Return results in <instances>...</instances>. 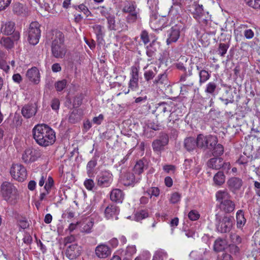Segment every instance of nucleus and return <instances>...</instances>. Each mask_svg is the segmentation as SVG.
<instances>
[{
	"label": "nucleus",
	"mask_w": 260,
	"mask_h": 260,
	"mask_svg": "<svg viewBox=\"0 0 260 260\" xmlns=\"http://www.w3.org/2000/svg\"><path fill=\"white\" fill-rule=\"evenodd\" d=\"M143 69L144 79L147 82L152 80L158 73L157 67L154 66H149V64H147Z\"/></svg>",
	"instance_id": "obj_23"
},
{
	"label": "nucleus",
	"mask_w": 260,
	"mask_h": 260,
	"mask_svg": "<svg viewBox=\"0 0 260 260\" xmlns=\"http://www.w3.org/2000/svg\"><path fill=\"white\" fill-rule=\"evenodd\" d=\"M162 169L167 173H169L170 172H174L176 170V167L173 165H165L163 166Z\"/></svg>",
	"instance_id": "obj_63"
},
{
	"label": "nucleus",
	"mask_w": 260,
	"mask_h": 260,
	"mask_svg": "<svg viewBox=\"0 0 260 260\" xmlns=\"http://www.w3.org/2000/svg\"><path fill=\"white\" fill-rule=\"evenodd\" d=\"M140 39L145 45L151 41L149 46L152 47L156 42L157 38L154 34H149L147 31L143 30L141 32Z\"/></svg>",
	"instance_id": "obj_21"
},
{
	"label": "nucleus",
	"mask_w": 260,
	"mask_h": 260,
	"mask_svg": "<svg viewBox=\"0 0 260 260\" xmlns=\"http://www.w3.org/2000/svg\"><path fill=\"white\" fill-rule=\"evenodd\" d=\"M94 222L92 220H86L81 225V232L90 233L92 231Z\"/></svg>",
	"instance_id": "obj_38"
},
{
	"label": "nucleus",
	"mask_w": 260,
	"mask_h": 260,
	"mask_svg": "<svg viewBox=\"0 0 260 260\" xmlns=\"http://www.w3.org/2000/svg\"><path fill=\"white\" fill-rule=\"evenodd\" d=\"M95 181L99 187H108L113 181V175L109 170L102 171L96 176Z\"/></svg>",
	"instance_id": "obj_10"
},
{
	"label": "nucleus",
	"mask_w": 260,
	"mask_h": 260,
	"mask_svg": "<svg viewBox=\"0 0 260 260\" xmlns=\"http://www.w3.org/2000/svg\"><path fill=\"white\" fill-rule=\"evenodd\" d=\"M119 213V207L114 204H109L105 209V216L107 219L113 218Z\"/></svg>",
	"instance_id": "obj_25"
},
{
	"label": "nucleus",
	"mask_w": 260,
	"mask_h": 260,
	"mask_svg": "<svg viewBox=\"0 0 260 260\" xmlns=\"http://www.w3.org/2000/svg\"><path fill=\"white\" fill-rule=\"evenodd\" d=\"M223 158L219 157H214L209 159L207 162L208 168L214 170H219L221 168Z\"/></svg>",
	"instance_id": "obj_27"
},
{
	"label": "nucleus",
	"mask_w": 260,
	"mask_h": 260,
	"mask_svg": "<svg viewBox=\"0 0 260 260\" xmlns=\"http://www.w3.org/2000/svg\"><path fill=\"white\" fill-rule=\"evenodd\" d=\"M181 197V196L179 193L177 192H173L171 194L170 202L172 204H176L180 201Z\"/></svg>",
	"instance_id": "obj_56"
},
{
	"label": "nucleus",
	"mask_w": 260,
	"mask_h": 260,
	"mask_svg": "<svg viewBox=\"0 0 260 260\" xmlns=\"http://www.w3.org/2000/svg\"><path fill=\"white\" fill-rule=\"evenodd\" d=\"M10 174L15 180L19 182L24 181L27 177L26 168L20 164H13L10 169Z\"/></svg>",
	"instance_id": "obj_12"
},
{
	"label": "nucleus",
	"mask_w": 260,
	"mask_h": 260,
	"mask_svg": "<svg viewBox=\"0 0 260 260\" xmlns=\"http://www.w3.org/2000/svg\"><path fill=\"white\" fill-rule=\"evenodd\" d=\"M42 155V152L38 148H27L22 154V160L25 164H29L37 161Z\"/></svg>",
	"instance_id": "obj_11"
},
{
	"label": "nucleus",
	"mask_w": 260,
	"mask_h": 260,
	"mask_svg": "<svg viewBox=\"0 0 260 260\" xmlns=\"http://www.w3.org/2000/svg\"><path fill=\"white\" fill-rule=\"evenodd\" d=\"M72 7L77 12L82 13L86 17L91 16V12L90 11L85 0L84 2L77 1L75 4H73Z\"/></svg>",
	"instance_id": "obj_16"
},
{
	"label": "nucleus",
	"mask_w": 260,
	"mask_h": 260,
	"mask_svg": "<svg viewBox=\"0 0 260 260\" xmlns=\"http://www.w3.org/2000/svg\"><path fill=\"white\" fill-rule=\"evenodd\" d=\"M204 28L205 30H207L208 29V25L209 23H211V21L207 17H204V16L201 17L199 20H196Z\"/></svg>",
	"instance_id": "obj_50"
},
{
	"label": "nucleus",
	"mask_w": 260,
	"mask_h": 260,
	"mask_svg": "<svg viewBox=\"0 0 260 260\" xmlns=\"http://www.w3.org/2000/svg\"><path fill=\"white\" fill-rule=\"evenodd\" d=\"M233 217L224 216L219 220L217 225V230L221 233L229 232L233 226Z\"/></svg>",
	"instance_id": "obj_13"
},
{
	"label": "nucleus",
	"mask_w": 260,
	"mask_h": 260,
	"mask_svg": "<svg viewBox=\"0 0 260 260\" xmlns=\"http://www.w3.org/2000/svg\"><path fill=\"white\" fill-rule=\"evenodd\" d=\"M199 84L200 85L206 83L211 77V73L208 71L204 69L199 72Z\"/></svg>",
	"instance_id": "obj_35"
},
{
	"label": "nucleus",
	"mask_w": 260,
	"mask_h": 260,
	"mask_svg": "<svg viewBox=\"0 0 260 260\" xmlns=\"http://www.w3.org/2000/svg\"><path fill=\"white\" fill-rule=\"evenodd\" d=\"M243 183L242 179L237 177H231L227 181L229 189L234 193L241 189Z\"/></svg>",
	"instance_id": "obj_17"
},
{
	"label": "nucleus",
	"mask_w": 260,
	"mask_h": 260,
	"mask_svg": "<svg viewBox=\"0 0 260 260\" xmlns=\"http://www.w3.org/2000/svg\"><path fill=\"white\" fill-rule=\"evenodd\" d=\"M212 154L215 157H219L221 156L224 152L223 146L220 144H216L214 145L212 149Z\"/></svg>",
	"instance_id": "obj_42"
},
{
	"label": "nucleus",
	"mask_w": 260,
	"mask_h": 260,
	"mask_svg": "<svg viewBox=\"0 0 260 260\" xmlns=\"http://www.w3.org/2000/svg\"><path fill=\"white\" fill-rule=\"evenodd\" d=\"M59 106L60 101L58 99L55 98L51 101V107L53 110H58Z\"/></svg>",
	"instance_id": "obj_62"
},
{
	"label": "nucleus",
	"mask_w": 260,
	"mask_h": 260,
	"mask_svg": "<svg viewBox=\"0 0 260 260\" xmlns=\"http://www.w3.org/2000/svg\"><path fill=\"white\" fill-rule=\"evenodd\" d=\"M93 29L96 36L97 39L98 40L100 39H102L105 35L103 31L104 26L101 25L96 24L93 26Z\"/></svg>",
	"instance_id": "obj_44"
},
{
	"label": "nucleus",
	"mask_w": 260,
	"mask_h": 260,
	"mask_svg": "<svg viewBox=\"0 0 260 260\" xmlns=\"http://www.w3.org/2000/svg\"><path fill=\"white\" fill-rule=\"evenodd\" d=\"M180 27L178 25L172 26L168 31V38L166 42L167 45L176 42L180 36Z\"/></svg>",
	"instance_id": "obj_15"
},
{
	"label": "nucleus",
	"mask_w": 260,
	"mask_h": 260,
	"mask_svg": "<svg viewBox=\"0 0 260 260\" xmlns=\"http://www.w3.org/2000/svg\"><path fill=\"white\" fill-rule=\"evenodd\" d=\"M26 76L29 80L34 84H37L40 81V72L38 69L36 67L28 69Z\"/></svg>",
	"instance_id": "obj_22"
},
{
	"label": "nucleus",
	"mask_w": 260,
	"mask_h": 260,
	"mask_svg": "<svg viewBox=\"0 0 260 260\" xmlns=\"http://www.w3.org/2000/svg\"><path fill=\"white\" fill-rule=\"evenodd\" d=\"M145 193H147L150 198L153 197H158L160 194V190L157 187H152L149 188Z\"/></svg>",
	"instance_id": "obj_48"
},
{
	"label": "nucleus",
	"mask_w": 260,
	"mask_h": 260,
	"mask_svg": "<svg viewBox=\"0 0 260 260\" xmlns=\"http://www.w3.org/2000/svg\"><path fill=\"white\" fill-rule=\"evenodd\" d=\"M217 142V137L211 135L205 136L203 134H199L197 136V145L200 149L211 150Z\"/></svg>",
	"instance_id": "obj_7"
},
{
	"label": "nucleus",
	"mask_w": 260,
	"mask_h": 260,
	"mask_svg": "<svg viewBox=\"0 0 260 260\" xmlns=\"http://www.w3.org/2000/svg\"><path fill=\"white\" fill-rule=\"evenodd\" d=\"M188 217L190 220L196 221L199 219L200 214L198 211L192 210L188 213Z\"/></svg>",
	"instance_id": "obj_55"
},
{
	"label": "nucleus",
	"mask_w": 260,
	"mask_h": 260,
	"mask_svg": "<svg viewBox=\"0 0 260 260\" xmlns=\"http://www.w3.org/2000/svg\"><path fill=\"white\" fill-rule=\"evenodd\" d=\"M37 111L35 105L30 104L24 105L21 110L22 115L26 118H30L35 116Z\"/></svg>",
	"instance_id": "obj_24"
},
{
	"label": "nucleus",
	"mask_w": 260,
	"mask_h": 260,
	"mask_svg": "<svg viewBox=\"0 0 260 260\" xmlns=\"http://www.w3.org/2000/svg\"><path fill=\"white\" fill-rule=\"evenodd\" d=\"M184 146L188 151L195 149L198 147L197 138L196 139L191 137L186 138L184 141Z\"/></svg>",
	"instance_id": "obj_31"
},
{
	"label": "nucleus",
	"mask_w": 260,
	"mask_h": 260,
	"mask_svg": "<svg viewBox=\"0 0 260 260\" xmlns=\"http://www.w3.org/2000/svg\"><path fill=\"white\" fill-rule=\"evenodd\" d=\"M136 247L135 245L128 246L125 250V254L131 256L136 253Z\"/></svg>",
	"instance_id": "obj_59"
},
{
	"label": "nucleus",
	"mask_w": 260,
	"mask_h": 260,
	"mask_svg": "<svg viewBox=\"0 0 260 260\" xmlns=\"http://www.w3.org/2000/svg\"><path fill=\"white\" fill-rule=\"evenodd\" d=\"M64 35L61 32L56 34L51 45L52 55L56 58H63L67 53V48L64 45Z\"/></svg>",
	"instance_id": "obj_3"
},
{
	"label": "nucleus",
	"mask_w": 260,
	"mask_h": 260,
	"mask_svg": "<svg viewBox=\"0 0 260 260\" xmlns=\"http://www.w3.org/2000/svg\"><path fill=\"white\" fill-rule=\"evenodd\" d=\"M225 248V241L221 239L215 240L214 244V250L217 252L221 251Z\"/></svg>",
	"instance_id": "obj_45"
},
{
	"label": "nucleus",
	"mask_w": 260,
	"mask_h": 260,
	"mask_svg": "<svg viewBox=\"0 0 260 260\" xmlns=\"http://www.w3.org/2000/svg\"><path fill=\"white\" fill-rule=\"evenodd\" d=\"M96 165L97 161L94 158L88 162L86 166V173L89 177H94L95 174L94 168Z\"/></svg>",
	"instance_id": "obj_32"
},
{
	"label": "nucleus",
	"mask_w": 260,
	"mask_h": 260,
	"mask_svg": "<svg viewBox=\"0 0 260 260\" xmlns=\"http://www.w3.org/2000/svg\"><path fill=\"white\" fill-rule=\"evenodd\" d=\"M12 0H0V11L5 10L10 5Z\"/></svg>",
	"instance_id": "obj_61"
},
{
	"label": "nucleus",
	"mask_w": 260,
	"mask_h": 260,
	"mask_svg": "<svg viewBox=\"0 0 260 260\" xmlns=\"http://www.w3.org/2000/svg\"><path fill=\"white\" fill-rule=\"evenodd\" d=\"M141 179L140 176H135L134 173L127 172L122 177L121 181L124 186H128L139 182Z\"/></svg>",
	"instance_id": "obj_18"
},
{
	"label": "nucleus",
	"mask_w": 260,
	"mask_h": 260,
	"mask_svg": "<svg viewBox=\"0 0 260 260\" xmlns=\"http://www.w3.org/2000/svg\"><path fill=\"white\" fill-rule=\"evenodd\" d=\"M13 12L14 14L22 16H26L28 15L26 7L20 3H16L13 6Z\"/></svg>",
	"instance_id": "obj_29"
},
{
	"label": "nucleus",
	"mask_w": 260,
	"mask_h": 260,
	"mask_svg": "<svg viewBox=\"0 0 260 260\" xmlns=\"http://www.w3.org/2000/svg\"><path fill=\"white\" fill-rule=\"evenodd\" d=\"M0 69L8 74L10 71V66L8 64L6 60L0 58Z\"/></svg>",
	"instance_id": "obj_57"
},
{
	"label": "nucleus",
	"mask_w": 260,
	"mask_h": 260,
	"mask_svg": "<svg viewBox=\"0 0 260 260\" xmlns=\"http://www.w3.org/2000/svg\"><path fill=\"white\" fill-rule=\"evenodd\" d=\"M138 82V80L129 79L128 88H130L132 91L137 90L139 87Z\"/></svg>",
	"instance_id": "obj_58"
},
{
	"label": "nucleus",
	"mask_w": 260,
	"mask_h": 260,
	"mask_svg": "<svg viewBox=\"0 0 260 260\" xmlns=\"http://www.w3.org/2000/svg\"><path fill=\"white\" fill-rule=\"evenodd\" d=\"M229 46L224 43H220L218 48V54L221 56H224L226 54Z\"/></svg>",
	"instance_id": "obj_54"
},
{
	"label": "nucleus",
	"mask_w": 260,
	"mask_h": 260,
	"mask_svg": "<svg viewBox=\"0 0 260 260\" xmlns=\"http://www.w3.org/2000/svg\"><path fill=\"white\" fill-rule=\"evenodd\" d=\"M86 189L89 191L92 190L95 186V183L93 179L91 178L86 179L83 183Z\"/></svg>",
	"instance_id": "obj_52"
},
{
	"label": "nucleus",
	"mask_w": 260,
	"mask_h": 260,
	"mask_svg": "<svg viewBox=\"0 0 260 260\" xmlns=\"http://www.w3.org/2000/svg\"><path fill=\"white\" fill-rule=\"evenodd\" d=\"M193 85V80L189 79L187 82L183 83L181 86L180 92L182 94H184V93L187 92L188 87H191Z\"/></svg>",
	"instance_id": "obj_51"
},
{
	"label": "nucleus",
	"mask_w": 260,
	"mask_h": 260,
	"mask_svg": "<svg viewBox=\"0 0 260 260\" xmlns=\"http://www.w3.org/2000/svg\"><path fill=\"white\" fill-rule=\"evenodd\" d=\"M81 247L77 244H72L67 247L65 251L66 256L70 260L75 259L80 255Z\"/></svg>",
	"instance_id": "obj_14"
},
{
	"label": "nucleus",
	"mask_w": 260,
	"mask_h": 260,
	"mask_svg": "<svg viewBox=\"0 0 260 260\" xmlns=\"http://www.w3.org/2000/svg\"><path fill=\"white\" fill-rule=\"evenodd\" d=\"M15 26V23L12 21L6 22L5 24L2 25L1 30L6 35H10L14 32Z\"/></svg>",
	"instance_id": "obj_30"
},
{
	"label": "nucleus",
	"mask_w": 260,
	"mask_h": 260,
	"mask_svg": "<svg viewBox=\"0 0 260 260\" xmlns=\"http://www.w3.org/2000/svg\"><path fill=\"white\" fill-rule=\"evenodd\" d=\"M215 197L220 211L225 213H230L234 211L235 204L231 200L232 197L227 190L217 191L216 192Z\"/></svg>",
	"instance_id": "obj_2"
},
{
	"label": "nucleus",
	"mask_w": 260,
	"mask_h": 260,
	"mask_svg": "<svg viewBox=\"0 0 260 260\" xmlns=\"http://www.w3.org/2000/svg\"><path fill=\"white\" fill-rule=\"evenodd\" d=\"M144 163L141 159L138 160L133 169V171L135 174L137 175V176L140 175L143 172L144 168Z\"/></svg>",
	"instance_id": "obj_41"
},
{
	"label": "nucleus",
	"mask_w": 260,
	"mask_h": 260,
	"mask_svg": "<svg viewBox=\"0 0 260 260\" xmlns=\"http://www.w3.org/2000/svg\"><path fill=\"white\" fill-rule=\"evenodd\" d=\"M54 185V180L52 177L49 176L47 179V181L44 186V188L46 191H50L52 187Z\"/></svg>",
	"instance_id": "obj_60"
},
{
	"label": "nucleus",
	"mask_w": 260,
	"mask_h": 260,
	"mask_svg": "<svg viewBox=\"0 0 260 260\" xmlns=\"http://www.w3.org/2000/svg\"><path fill=\"white\" fill-rule=\"evenodd\" d=\"M124 199V193L123 191L118 188L113 189L110 193V199L112 201L121 203Z\"/></svg>",
	"instance_id": "obj_28"
},
{
	"label": "nucleus",
	"mask_w": 260,
	"mask_h": 260,
	"mask_svg": "<svg viewBox=\"0 0 260 260\" xmlns=\"http://www.w3.org/2000/svg\"><path fill=\"white\" fill-rule=\"evenodd\" d=\"M41 30L40 25L37 21L32 22L29 24L27 31V40L28 43L32 45H37L41 37Z\"/></svg>",
	"instance_id": "obj_5"
},
{
	"label": "nucleus",
	"mask_w": 260,
	"mask_h": 260,
	"mask_svg": "<svg viewBox=\"0 0 260 260\" xmlns=\"http://www.w3.org/2000/svg\"><path fill=\"white\" fill-rule=\"evenodd\" d=\"M168 83V75L165 72L159 74L153 81V85L159 87L165 86Z\"/></svg>",
	"instance_id": "obj_26"
},
{
	"label": "nucleus",
	"mask_w": 260,
	"mask_h": 260,
	"mask_svg": "<svg viewBox=\"0 0 260 260\" xmlns=\"http://www.w3.org/2000/svg\"><path fill=\"white\" fill-rule=\"evenodd\" d=\"M33 138L37 144L42 147L53 145L56 141L54 131L46 124H38L32 130Z\"/></svg>",
	"instance_id": "obj_1"
},
{
	"label": "nucleus",
	"mask_w": 260,
	"mask_h": 260,
	"mask_svg": "<svg viewBox=\"0 0 260 260\" xmlns=\"http://www.w3.org/2000/svg\"><path fill=\"white\" fill-rule=\"evenodd\" d=\"M148 216V210L147 209H143L137 211L135 214L134 217L136 221H140L147 218Z\"/></svg>",
	"instance_id": "obj_39"
},
{
	"label": "nucleus",
	"mask_w": 260,
	"mask_h": 260,
	"mask_svg": "<svg viewBox=\"0 0 260 260\" xmlns=\"http://www.w3.org/2000/svg\"><path fill=\"white\" fill-rule=\"evenodd\" d=\"M83 96L82 94H78L76 95L73 101V108H76L81 105L83 101Z\"/></svg>",
	"instance_id": "obj_53"
},
{
	"label": "nucleus",
	"mask_w": 260,
	"mask_h": 260,
	"mask_svg": "<svg viewBox=\"0 0 260 260\" xmlns=\"http://www.w3.org/2000/svg\"><path fill=\"white\" fill-rule=\"evenodd\" d=\"M100 8L101 9L100 13L101 15L105 17L107 21H108L109 17H111V16H114V15L110 14V12L112 10L111 8H107L105 6H101Z\"/></svg>",
	"instance_id": "obj_46"
},
{
	"label": "nucleus",
	"mask_w": 260,
	"mask_h": 260,
	"mask_svg": "<svg viewBox=\"0 0 260 260\" xmlns=\"http://www.w3.org/2000/svg\"><path fill=\"white\" fill-rule=\"evenodd\" d=\"M139 67L135 66L131 68L130 79L139 80Z\"/></svg>",
	"instance_id": "obj_49"
},
{
	"label": "nucleus",
	"mask_w": 260,
	"mask_h": 260,
	"mask_svg": "<svg viewBox=\"0 0 260 260\" xmlns=\"http://www.w3.org/2000/svg\"><path fill=\"white\" fill-rule=\"evenodd\" d=\"M95 253L98 257L105 258L110 255L111 250L110 248L107 245L101 244L96 247Z\"/></svg>",
	"instance_id": "obj_19"
},
{
	"label": "nucleus",
	"mask_w": 260,
	"mask_h": 260,
	"mask_svg": "<svg viewBox=\"0 0 260 260\" xmlns=\"http://www.w3.org/2000/svg\"><path fill=\"white\" fill-rule=\"evenodd\" d=\"M171 110L172 108L169 104L161 102L155 104L154 109L152 110V113L155 116L157 122H162Z\"/></svg>",
	"instance_id": "obj_6"
},
{
	"label": "nucleus",
	"mask_w": 260,
	"mask_h": 260,
	"mask_svg": "<svg viewBox=\"0 0 260 260\" xmlns=\"http://www.w3.org/2000/svg\"><path fill=\"white\" fill-rule=\"evenodd\" d=\"M0 44L8 50L11 49L14 47V42L9 37L0 38Z\"/></svg>",
	"instance_id": "obj_40"
},
{
	"label": "nucleus",
	"mask_w": 260,
	"mask_h": 260,
	"mask_svg": "<svg viewBox=\"0 0 260 260\" xmlns=\"http://www.w3.org/2000/svg\"><path fill=\"white\" fill-rule=\"evenodd\" d=\"M225 176L221 171H218L213 177V181L216 185L220 186L225 182Z\"/></svg>",
	"instance_id": "obj_37"
},
{
	"label": "nucleus",
	"mask_w": 260,
	"mask_h": 260,
	"mask_svg": "<svg viewBox=\"0 0 260 260\" xmlns=\"http://www.w3.org/2000/svg\"><path fill=\"white\" fill-rule=\"evenodd\" d=\"M107 21V28L110 31L118 32H125L128 29V26L122 19H118L116 21L115 16L109 17Z\"/></svg>",
	"instance_id": "obj_8"
},
{
	"label": "nucleus",
	"mask_w": 260,
	"mask_h": 260,
	"mask_svg": "<svg viewBox=\"0 0 260 260\" xmlns=\"http://www.w3.org/2000/svg\"><path fill=\"white\" fill-rule=\"evenodd\" d=\"M237 226L241 229L246 223V219L244 217V212L242 210H239L236 213Z\"/></svg>",
	"instance_id": "obj_34"
},
{
	"label": "nucleus",
	"mask_w": 260,
	"mask_h": 260,
	"mask_svg": "<svg viewBox=\"0 0 260 260\" xmlns=\"http://www.w3.org/2000/svg\"><path fill=\"white\" fill-rule=\"evenodd\" d=\"M67 85V80L66 79H62L61 80L57 81L55 83L54 86L57 91H62Z\"/></svg>",
	"instance_id": "obj_47"
},
{
	"label": "nucleus",
	"mask_w": 260,
	"mask_h": 260,
	"mask_svg": "<svg viewBox=\"0 0 260 260\" xmlns=\"http://www.w3.org/2000/svg\"><path fill=\"white\" fill-rule=\"evenodd\" d=\"M217 84L213 82H209L206 86L205 92L207 93L214 95L217 88Z\"/></svg>",
	"instance_id": "obj_43"
},
{
	"label": "nucleus",
	"mask_w": 260,
	"mask_h": 260,
	"mask_svg": "<svg viewBox=\"0 0 260 260\" xmlns=\"http://www.w3.org/2000/svg\"><path fill=\"white\" fill-rule=\"evenodd\" d=\"M81 116L78 110H74L69 114L68 121L70 123L75 124L79 122Z\"/></svg>",
	"instance_id": "obj_36"
},
{
	"label": "nucleus",
	"mask_w": 260,
	"mask_h": 260,
	"mask_svg": "<svg viewBox=\"0 0 260 260\" xmlns=\"http://www.w3.org/2000/svg\"><path fill=\"white\" fill-rule=\"evenodd\" d=\"M249 157L244 155H241L237 160V162L240 165H246L249 161Z\"/></svg>",
	"instance_id": "obj_64"
},
{
	"label": "nucleus",
	"mask_w": 260,
	"mask_h": 260,
	"mask_svg": "<svg viewBox=\"0 0 260 260\" xmlns=\"http://www.w3.org/2000/svg\"><path fill=\"white\" fill-rule=\"evenodd\" d=\"M1 193L6 201H11L16 199L18 191L13 184L6 181L1 185Z\"/></svg>",
	"instance_id": "obj_9"
},
{
	"label": "nucleus",
	"mask_w": 260,
	"mask_h": 260,
	"mask_svg": "<svg viewBox=\"0 0 260 260\" xmlns=\"http://www.w3.org/2000/svg\"><path fill=\"white\" fill-rule=\"evenodd\" d=\"M122 12L126 14L125 21L127 24H134L141 19L139 9L132 3L125 5L122 9Z\"/></svg>",
	"instance_id": "obj_4"
},
{
	"label": "nucleus",
	"mask_w": 260,
	"mask_h": 260,
	"mask_svg": "<svg viewBox=\"0 0 260 260\" xmlns=\"http://www.w3.org/2000/svg\"><path fill=\"white\" fill-rule=\"evenodd\" d=\"M169 138L167 136L161 137L159 139L154 140L152 144V148L155 152H160L168 144Z\"/></svg>",
	"instance_id": "obj_20"
},
{
	"label": "nucleus",
	"mask_w": 260,
	"mask_h": 260,
	"mask_svg": "<svg viewBox=\"0 0 260 260\" xmlns=\"http://www.w3.org/2000/svg\"><path fill=\"white\" fill-rule=\"evenodd\" d=\"M193 17L196 20H199L201 17L205 16V13L203 6L199 4H196L194 5V8L193 11L192 12Z\"/></svg>",
	"instance_id": "obj_33"
}]
</instances>
